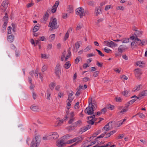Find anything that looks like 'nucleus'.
<instances>
[{
    "label": "nucleus",
    "instance_id": "nucleus-63",
    "mask_svg": "<svg viewBox=\"0 0 147 147\" xmlns=\"http://www.w3.org/2000/svg\"><path fill=\"white\" fill-rule=\"evenodd\" d=\"M56 9L57 8L56 7H54L53 6L51 9L52 12L53 13L55 12L56 11Z\"/></svg>",
    "mask_w": 147,
    "mask_h": 147
},
{
    "label": "nucleus",
    "instance_id": "nucleus-41",
    "mask_svg": "<svg viewBox=\"0 0 147 147\" xmlns=\"http://www.w3.org/2000/svg\"><path fill=\"white\" fill-rule=\"evenodd\" d=\"M49 16V14L47 12H46L45 13V16H44L43 18L47 21L48 19Z\"/></svg>",
    "mask_w": 147,
    "mask_h": 147
},
{
    "label": "nucleus",
    "instance_id": "nucleus-60",
    "mask_svg": "<svg viewBox=\"0 0 147 147\" xmlns=\"http://www.w3.org/2000/svg\"><path fill=\"white\" fill-rule=\"evenodd\" d=\"M92 105H91L90 106H92V105L93 106V108L95 109V107H96V102L95 101H93L92 102Z\"/></svg>",
    "mask_w": 147,
    "mask_h": 147
},
{
    "label": "nucleus",
    "instance_id": "nucleus-57",
    "mask_svg": "<svg viewBox=\"0 0 147 147\" xmlns=\"http://www.w3.org/2000/svg\"><path fill=\"white\" fill-rule=\"evenodd\" d=\"M100 132H101L100 130H99L97 132H96V133L93 134L92 137H96L98 134L100 133Z\"/></svg>",
    "mask_w": 147,
    "mask_h": 147
},
{
    "label": "nucleus",
    "instance_id": "nucleus-40",
    "mask_svg": "<svg viewBox=\"0 0 147 147\" xmlns=\"http://www.w3.org/2000/svg\"><path fill=\"white\" fill-rule=\"evenodd\" d=\"M107 108L104 107L103 109H102L101 110L100 114H103L105 113V112L107 111Z\"/></svg>",
    "mask_w": 147,
    "mask_h": 147
},
{
    "label": "nucleus",
    "instance_id": "nucleus-33",
    "mask_svg": "<svg viewBox=\"0 0 147 147\" xmlns=\"http://www.w3.org/2000/svg\"><path fill=\"white\" fill-rule=\"evenodd\" d=\"M129 90H125L124 92H122L123 95L125 96H127L128 94L129 93Z\"/></svg>",
    "mask_w": 147,
    "mask_h": 147
},
{
    "label": "nucleus",
    "instance_id": "nucleus-21",
    "mask_svg": "<svg viewBox=\"0 0 147 147\" xmlns=\"http://www.w3.org/2000/svg\"><path fill=\"white\" fill-rule=\"evenodd\" d=\"M71 66V64L69 61L67 62L64 65L63 67L66 69H68Z\"/></svg>",
    "mask_w": 147,
    "mask_h": 147
},
{
    "label": "nucleus",
    "instance_id": "nucleus-61",
    "mask_svg": "<svg viewBox=\"0 0 147 147\" xmlns=\"http://www.w3.org/2000/svg\"><path fill=\"white\" fill-rule=\"evenodd\" d=\"M38 69L37 68L36 69V70L35 71V73H34L35 76L37 78H38Z\"/></svg>",
    "mask_w": 147,
    "mask_h": 147
},
{
    "label": "nucleus",
    "instance_id": "nucleus-48",
    "mask_svg": "<svg viewBox=\"0 0 147 147\" xmlns=\"http://www.w3.org/2000/svg\"><path fill=\"white\" fill-rule=\"evenodd\" d=\"M52 45L51 44H49L47 46V49L48 50H51L52 49Z\"/></svg>",
    "mask_w": 147,
    "mask_h": 147
},
{
    "label": "nucleus",
    "instance_id": "nucleus-37",
    "mask_svg": "<svg viewBox=\"0 0 147 147\" xmlns=\"http://www.w3.org/2000/svg\"><path fill=\"white\" fill-rule=\"evenodd\" d=\"M141 86V85H139L137 86L136 87V88L135 89H134L133 90V91L134 92H135L136 91H138L140 89Z\"/></svg>",
    "mask_w": 147,
    "mask_h": 147
},
{
    "label": "nucleus",
    "instance_id": "nucleus-46",
    "mask_svg": "<svg viewBox=\"0 0 147 147\" xmlns=\"http://www.w3.org/2000/svg\"><path fill=\"white\" fill-rule=\"evenodd\" d=\"M68 10L69 12V13H71L73 11V7L69 5L68 8Z\"/></svg>",
    "mask_w": 147,
    "mask_h": 147
},
{
    "label": "nucleus",
    "instance_id": "nucleus-12",
    "mask_svg": "<svg viewBox=\"0 0 147 147\" xmlns=\"http://www.w3.org/2000/svg\"><path fill=\"white\" fill-rule=\"evenodd\" d=\"M135 73L136 77L138 79H140L141 78L140 76L142 74L141 69H135Z\"/></svg>",
    "mask_w": 147,
    "mask_h": 147
},
{
    "label": "nucleus",
    "instance_id": "nucleus-35",
    "mask_svg": "<svg viewBox=\"0 0 147 147\" xmlns=\"http://www.w3.org/2000/svg\"><path fill=\"white\" fill-rule=\"evenodd\" d=\"M51 94V93H50L49 92V91L48 90L47 93V99H48L49 100H50Z\"/></svg>",
    "mask_w": 147,
    "mask_h": 147
},
{
    "label": "nucleus",
    "instance_id": "nucleus-17",
    "mask_svg": "<svg viewBox=\"0 0 147 147\" xmlns=\"http://www.w3.org/2000/svg\"><path fill=\"white\" fill-rule=\"evenodd\" d=\"M70 92L68 94V98L67 100L70 101H72L73 98L71 97V96L73 95L74 93L72 91H70Z\"/></svg>",
    "mask_w": 147,
    "mask_h": 147
},
{
    "label": "nucleus",
    "instance_id": "nucleus-4",
    "mask_svg": "<svg viewBox=\"0 0 147 147\" xmlns=\"http://www.w3.org/2000/svg\"><path fill=\"white\" fill-rule=\"evenodd\" d=\"M114 122L113 121H111L108 123L105 127L102 128V130L103 131L107 132L110 130L112 129L113 128L112 123Z\"/></svg>",
    "mask_w": 147,
    "mask_h": 147
},
{
    "label": "nucleus",
    "instance_id": "nucleus-1",
    "mask_svg": "<svg viewBox=\"0 0 147 147\" xmlns=\"http://www.w3.org/2000/svg\"><path fill=\"white\" fill-rule=\"evenodd\" d=\"M49 26L51 27V29H50L51 30L56 29L58 27L59 25L57 24V20L56 18H54L52 22L50 21Z\"/></svg>",
    "mask_w": 147,
    "mask_h": 147
},
{
    "label": "nucleus",
    "instance_id": "nucleus-56",
    "mask_svg": "<svg viewBox=\"0 0 147 147\" xmlns=\"http://www.w3.org/2000/svg\"><path fill=\"white\" fill-rule=\"evenodd\" d=\"M11 26H9L7 28V34H11Z\"/></svg>",
    "mask_w": 147,
    "mask_h": 147
},
{
    "label": "nucleus",
    "instance_id": "nucleus-47",
    "mask_svg": "<svg viewBox=\"0 0 147 147\" xmlns=\"http://www.w3.org/2000/svg\"><path fill=\"white\" fill-rule=\"evenodd\" d=\"M116 9L117 10H123L124 9V7L122 6H118L116 8Z\"/></svg>",
    "mask_w": 147,
    "mask_h": 147
},
{
    "label": "nucleus",
    "instance_id": "nucleus-52",
    "mask_svg": "<svg viewBox=\"0 0 147 147\" xmlns=\"http://www.w3.org/2000/svg\"><path fill=\"white\" fill-rule=\"evenodd\" d=\"M103 63H100L98 61L96 62V65L99 67H102Z\"/></svg>",
    "mask_w": 147,
    "mask_h": 147
},
{
    "label": "nucleus",
    "instance_id": "nucleus-28",
    "mask_svg": "<svg viewBox=\"0 0 147 147\" xmlns=\"http://www.w3.org/2000/svg\"><path fill=\"white\" fill-rule=\"evenodd\" d=\"M66 53L65 51H64L62 53V55L61 57V60L63 61L64 60V58L65 57L66 55Z\"/></svg>",
    "mask_w": 147,
    "mask_h": 147
},
{
    "label": "nucleus",
    "instance_id": "nucleus-23",
    "mask_svg": "<svg viewBox=\"0 0 147 147\" xmlns=\"http://www.w3.org/2000/svg\"><path fill=\"white\" fill-rule=\"evenodd\" d=\"M39 24H37L36 26H35L34 27L33 31L34 32H36L37 30H38L39 29Z\"/></svg>",
    "mask_w": 147,
    "mask_h": 147
},
{
    "label": "nucleus",
    "instance_id": "nucleus-64",
    "mask_svg": "<svg viewBox=\"0 0 147 147\" xmlns=\"http://www.w3.org/2000/svg\"><path fill=\"white\" fill-rule=\"evenodd\" d=\"M115 99L117 102H121L122 101V100L121 98L119 97H116Z\"/></svg>",
    "mask_w": 147,
    "mask_h": 147
},
{
    "label": "nucleus",
    "instance_id": "nucleus-19",
    "mask_svg": "<svg viewBox=\"0 0 147 147\" xmlns=\"http://www.w3.org/2000/svg\"><path fill=\"white\" fill-rule=\"evenodd\" d=\"M14 39V36L13 35H11L8 36L7 40L8 41L10 42H13Z\"/></svg>",
    "mask_w": 147,
    "mask_h": 147
},
{
    "label": "nucleus",
    "instance_id": "nucleus-36",
    "mask_svg": "<svg viewBox=\"0 0 147 147\" xmlns=\"http://www.w3.org/2000/svg\"><path fill=\"white\" fill-rule=\"evenodd\" d=\"M47 65H44L42 67V72H44L47 70Z\"/></svg>",
    "mask_w": 147,
    "mask_h": 147
},
{
    "label": "nucleus",
    "instance_id": "nucleus-2",
    "mask_svg": "<svg viewBox=\"0 0 147 147\" xmlns=\"http://www.w3.org/2000/svg\"><path fill=\"white\" fill-rule=\"evenodd\" d=\"M55 73L59 79L60 77L61 74V67L59 63L57 64L55 69Z\"/></svg>",
    "mask_w": 147,
    "mask_h": 147
},
{
    "label": "nucleus",
    "instance_id": "nucleus-27",
    "mask_svg": "<svg viewBox=\"0 0 147 147\" xmlns=\"http://www.w3.org/2000/svg\"><path fill=\"white\" fill-rule=\"evenodd\" d=\"M142 31L137 30L136 31V32L135 35H136L139 36H141L142 34Z\"/></svg>",
    "mask_w": 147,
    "mask_h": 147
},
{
    "label": "nucleus",
    "instance_id": "nucleus-54",
    "mask_svg": "<svg viewBox=\"0 0 147 147\" xmlns=\"http://www.w3.org/2000/svg\"><path fill=\"white\" fill-rule=\"evenodd\" d=\"M82 24H79L77 26L76 28V30H79L80 29H81L82 27Z\"/></svg>",
    "mask_w": 147,
    "mask_h": 147
},
{
    "label": "nucleus",
    "instance_id": "nucleus-42",
    "mask_svg": "<svg viewBox=\"0 0 147 147\" xmlns=\"http://www.w3.org/2000/svg\"><path fill=\"white\" fill-rule=\"evenodd\" d=\"M55 34H51L49 37L50 39H51V40L53 41L55 39Z\"/></svg>",
    "mask_w": 147,
    "mask_h": 147
},
{
    "label": "nucleus",
    "instance_id": "nucleus-30",
    "mask_svg": "<svg viewBox=\"0 0 147 147\" xmlns=\"http://www.w3.org/2000/svg\"><path fill=\"white\" fill-rule=\"evenodd\" d=\"M107 109H110L111 110H113L114 109V106L111 105H109L107 106L106 107Z\"/></svg>",
    "mask_w": 147,
    "mask_h": 147
},
{
    "label": "nucleus",
    "instance_id": "nucleus-50",
    "mask_svg": "<svg viewBox=\"0 0 147 147\" xmlns=\"http://www.w3.org/2000/svg\"><path fill=\"white\" fill-rule=\"evenodd\" d=\"M87 3L89 5L93 6L94 5V3L93 1H89L87 2Z\"/></svg>",
    "mask_w": 147,
    "mask_h": 147
},
{
    "label": "nucleus",
    "instance_id": "nucleus-11",
    "mask_svg": "<svg viewBox=\"0 0 147 147\" xmlns=\"http://www.w3.org/2000/svg\"><path fill=\"white\" fill-rule=\"evenodd\" d=\"M8 4L9 1L7 0L3 1L1 4V6L3 7V9L1 8V9L3 10L4 12L5 11L8 7Z\"/></svg>",
    "mask_w": 147,
    "mask_h": 147
},
{
    "label": "nucleus",
    "instance_id": "nucleus-25",
    "mask_svg": "<svg viewBox=\"0 0 147 147\" xmlns=\"http://www.w3.org/2000/svg\"><path fill=\"white\" fill-rule=\"evenodd\" d=\"M99 8V7H97L96 8L95 12L96 16H98V14H100V9Z\"/></svg>",
    "mask_w": 147,
    "mask_h": 147
},
{
    "label": "nucleus",
    "instance_id": "nucleus-34",
    "mask_svg": "<svg viewBox=\"0 0 147 147\" xmlns=\"http://www.w3.org/2000/svg\"><path fill=\"white\" fill-rule=\"evenodd\" d=\"M71 140L73 142H77L78 141L81 140L82 142L83 140V138H73Z\"/></svg>",
    "mask_w": 147,
    "mask_h": 147
},
{
    "label": "nucleus",
    "instance_id": "nucleus-13",
    "mask_svg": "<svg viewBox=\"0 0 147 147\" xmlns=\"http://www.w3.org/2000/svg\"><path fill=\"white\" fill-rule=\"evenodd\" d=\"M80 45L78 42H77L75 44V45L73 47V50L74 52L76 53L78 50V49L80 47Z\"/></svg>",
    "mask_w": 147,
    "mask_h": 147
},
{
    "label": "nucleus",
    "instance_id": "nucleus-29",
    "mask_svg": "<svg viewBox=\"0 0 147 147\" xmlns=\"http://www.w3.org/2000/svg\"><path fill=\"white\" fill-rule=\"evenodd\" d=\"M81 142V140H79L77 142H76L73 144L72 145H71L70 146H69L67 147H73L74 146L77 145L78 144L80 143Z\"/></svg>",
    "mask_w": 147,
    "mask_h": 147
},
{
    "label": "nucleus",
    "instance_id": "nucleus-58",
    "mask_svg": "<svg viewBox=\"0 0 147 147\" xmlns=\"http://www.w3.org/2000/svg\"><path fill=\"white\" fill-rule=\"evenodd\" d=\"M99 72L98 71H96L93 74V76L94 77H97L98 74H99Z\"/></svg>",
    "mask_w": 147,
    "mask_h": 147
},
{
    "label": "nucleus",
    "instance_id": "nucleus-24",
    "mask_svg": "<svg viewBox=\"0 0 147 147\" xmlns=\"http://www.w3.org/2000/svg\"><path fill=\"white\" fill-rule=\"evenodd\" d=\"M128 109H127L125 107H124L123 108L122 110L121 111L119 112H118L117 114H119L121 113H122V114L124 113L125 112H126L127 111Z\"/></svg>",
    "mask_w": 147,
    "mask_h": 147
},
{
    "label": "nucleus",
    "instance_id": "nucleus-3",
    "mask_svg": "<svg viewBox=\"0 0 147 147\" xmlns=\"http://www.w3.org/2000/svg\"><path fill=\"white\" fill-rule=\"evenodd\" d=\"M93 106L89 105L85 109L84 112L86 113L88 115H92L93 114H95L94 112V110L93 108Z\"/></svg>",
    "mask_w": 147,
    "mask_h": 147
},
{
    "label": "nucleus",
    "instance_id": "nucleus-7",
    "mask_svg": "<svg viewBox=\"0 0 147 147\" xmlns=\"http://www.w3.org/2000/svg\"><path fill=\"white\" fill-rule=\"evenodd\" d=\"M40 140V138H33L32 140L30 147H34V146H36L37 147V144H38Z\"/></svg>",
    "mask_w": 147,
    "mask_h": 147
},
{
    "label": "nucleus",
    "instance_id": "nucleus-15",
    "mask_svg": "<svg viewBox=\"0 0 147 147\" xmlns=\"http://www.w3.org/2000/svg\"><path fill=\"white\" fill-rule=\"evenodd\" d=\"M92 118V116L88 117L87 119L88 121H87V122L89 124L93 125L94 124V122Z\"/></svg>",
    "mask_w": 147,
    "mask_h": 147
},
{
    "label": "nucleus",
    "instance_id": "nucleus-38",
    "mask_svg": "<svg viewBox=\"0 0 147 147\" xmlns=\"http://www.w3.org/2000/svg\"><path fill=\"white\" fill-rule=\"evenodd\" d=\"M3 19L4 22H8V16H4Z\"/></svg>",
    "mask_w": 147,
    "mask_h": 147
},
{
    "label": "nucleus",
    "instance_id": "nucleus-51",
    "mask_svg": "<svg viewBox=\"0 0 147 147\" xmlns=\"http://www.w3.org/2000/svg\"><path fill=\"white\" fill-rule=\"evenodd\" d=\"M92 47L91 46H88L84 50L85 52H87L88 51L90 50Z\"/></svg>",
    "mask_w": 147,
    "mask_h": 147
},
{
    "label": "nucleus",
    "instance_id": "nucleus-39",
    "mask_svg": "<svg viewBox=\"0 0 147 147\" xmlns=\"http://www.w3.org/2000/svg\"><path fill=\"white\" fill-rule=\"evenodd\" d=\"M103 18H100L98 19L97 20V22H95V24L98 25V24L99 23L103 21Z\"/></svg>",
    "mask_w": 147,
    "mask_h": 147
},
{
    "label": "nucleus",
    "instance_id": "nucleus-6",
    "mask_svg": "<svg viewBox=\"0 0 147 147\" xmlns=\"http://www.w3.org/2000/svg\"><path fill=\"white\" fill-rule=\"evenodd\" d=\"M59 135L57 133L55 132H53L46 134L42 138H58Z\"/></svg>",
    "mask_w": 147,
    "mask_h": 147
},
{
    "label": "nucleus",
    "instance_id": "nucleus-53",
    "mask_svg": "<svg viewBox=\"0 0 147 147\" xmlns=\"http://www.w3.org/2000/svg\"><path fill=\"white\" fill-rule=\"evenodd\" d=\"M32 2H33V1H31V3H28V4H27V7H28V8L34 5V3H32Z\"/></svg>",
    "mask_w": 147,
    "mask_h": 147
},
{
    "label": "nucleus",
    "instance_id": "nucleus-62",
    "mask_svg": "<svg viewBox=\"0 0 147 147\" xmlns=\"http://www.w3.org/2000/svg\"><path fill=\"white\" fill-rule=\"evenodd\" d=\"M59 1H57L56 2L55 4L53 6V7H55L56 8H57V7L58 6V5H59Z\"/></svg>",
    "mask_w": 147,
    "mask_h": 147
},
{
    "label": "nucleus",
    "instance_id": "nucleus-10",
    "mask_svg": "<svg viewBox=\"0 0 147 147\" xmlns=\"http://www.w3.org/2000/svg\"><path fill=\"white\" fill-rule=\"evenodd\" d=\"M128 47L125 45H120L118 48V51L119 52L122 53L123 52L125 51V50L127 49Z\"/></svg>",
    "mask_w": 147,
    "mask_h": 147
},
{
    "label": "nucleus",
    "instance_id": "nucleus-5",
    "mask_svg": "<svg viewBox=\"0 0 147 147\" xmlns=\"http://www.w3.org/2000/svg\"><path fill=\"white\" fill-rule=\"evenodd\" d=\"M76 13L77 15L80 16V18H82L83 16L85 15L84 10L82 7H79L76 9Z\"/></svg>",
    "mask_w": 147,
    "mask_h": 147
},
{
    "label": "nucleus",
    "instance_id": "nucleus-16",
    "mask_svg": "<svg viewBox=\"0 0 147 147\" xmlns=\"http://www.w3.org/2000/svg\"><path fill=\"white\" fill-rule=\"evenodd\" d=\"M82 123L81 121L80 120H78V121H76L73 124V125L70 126V127H73V128L74 129L75 127H76L77 126H80V125H81Z\"/></svg>",
    "mask_w": 147,
    "mask_h": 147
},
{
    "label": "nucleus",
    "instance_id": "nucleus-20",
    "mask_svg": "<svg viewBox=\"0 0 147 147\" xmlns=\"http://www.w3.org/2000/svg\"><path fill=\"white\" fill-rule=\"evenodd\" d=\"M147 95V90H145L142 91L140 93L139 96L141 97L143 96H146Z\"/></svg>",
    "mask_w": 147,
    "mask_h": 147
},
{
    "label": "nucleus",
    "instance_id": "nucleus-9",
    "mask_svg": "<svg viewBox=\"0 0 147 147\" xmlns=\"http://www.w3.org/2000/svg\"><path fill=\"white\" fill-rule=\"evenodd\" d=\"M66 142H64L63 140L59 139L56 142V145L58 147H62L65 145Z\"/></svg>",
    "mask_w": 147,
    "mask_h": 147
},
{
    "label": "nucleus",
    "instance_id": "nucleus-59",
    "mask_svg": "<svg viewBox=\"0 0 147 147\" xmlns=\"http://www.w3.org/2000/svg\"><path fill=\"white\" fill-rule=\"evenodd\" d=\"M69 31L68 30L67 32L66 33L65 36L64 37L65 40L69 37Z\"/></svg>",
    "mask_w": 147,
    "mask_h": 147
},
{
    "label": "nucleus",
    "instance_id": "nucleus-32",
    "mask_svg": "<svg viewBox=\"0 0 147 147\" xmlns=\"http://www.w3.org/2000/svg\"><path fill=\"white\" fill-rule=\"evenodd\" d=\"M66 120L65 118L61 120H59L57 124V125L60 126L63 123L64 121Z\"/></svg>",
    "mask_w": 147,
    "mask_h": 147
},
{
    "label": "nucleus",
    "instance_id": "nucleus-44",
    "mask_svg": "<svg viewBox=\"0 0 147 147\" xmlns=\"http://www.w3.org/2000/svg\"><path fill=\"white\" fill-rule=\"evenodd\" d=\"M96 50L98 52V55H99L101 56H102V57L104 56V54H103L100 51L97 49H96Z\"/></svg>",
    "mask_w": 147,
    "mask_h": 147
},
{
    "label": "nucleus",
    "instance_id": "nucleus-49",
    "mask_svg": "<svg viewBox=\"0 0 147 147\" xmlns=\"http://www.w3.org/2000/svg\"><path fill=\"white\" fill-rule=\"evenodd\" d=\"M105 52L107 53H109L111 51V50L109 49H107L106 47H105L104 49H103Z\"/></svg>",
    "mask_w": 147,
    "mask_h": 147
},
{
    "label": "nucleus",
    "instance_id": "nucleus-8",
    "mask_svg": "<svg viewBox=\"0 0 147 147\" xmlns=\"http://www.w3.org/2000/svg\"><path fill=\"white\" fill-rule=\"evenodd\" d=\"M135 42L137 46L143 45L145 42V40L144 39L141 40L140 39L138 38L137 36H136L135 38Z\"/></svg>",
    "mask_w": 147,
    "mask_h": 147
},
{
    "label": "nucleus",
    "instance_id": "nucleus-55",
    "mask_svg": "<svg viewBox=\"0 0 147 147\" xmlns=\"http://www.w3.org/2000/svg\"><path fill=\"white\" fill-rule=\"evenodd\" d=\"M69 16V14H67L64 13L63 14L62 17L63 19H66Z\"/></svg>",
    "mask_w": 147,
    "mask_h": 147
},
{
    "label": "nucleus",
    "instance_id": "nucleus-22",
    "mask_svg": "<svg viewBox=\"0 0 147 147\" xmlns=\"http://www.w3.org/2000/svg\"><path fill=\"white\" fill-rule=\"evenodd\" d=\"M136 42L135 41H133L131 42V48L133 49L136 48L137 47V44H136Z\"/></svg>",
    "mask_w": 147,
    "mask_h": 147
},
{
    "label": "nucleus",
    "instance_id": "nucleus-45",
    "mask_svg": "<svg viewBox=\"0 0 147 147\" xmlns=\"http://www.w3.org/2000/svg\"><path fill=\"white\" fill-rule=\"evenodd\" d=\"M107 132L104 131L103 133L100 136L98 137L97 138H103L105 136V134Z\"/></svg>",
    "mask_w": 147,
    "mask_h": 147
},
{
    "label": "nucleus",
    "instance_id": "nucleus-18",
    "mask_svg": "<svg viewBox=\"0 0 147 147\" xmlns=\"http://www.w3.org/2000/svg\"><path fill=\"white\" fill-rule=\"evenodd\" d=\"M30 108L34 111H37L38 109V106L34 105L31 106Z\"/></svg>",
    "mask_w": 147,
    "mask_h": 147
},
{
    "label": "nucleus",
    "instance_id": "nucleus-31",
    "mask_svg": "<svg viewBox=\"0 0 147 147\" xmlns=\"http://www.w3.org/2000/svg\"><path fill=\"white\" fill-rule=\"evenodd\" d=\"M55 85L54 83L52 82L49 84V87L52 90Z\"/></svg>",
    "mask_w": 147,
    "mask_h": 147
},
{
    "label": "nucleus",
    "instance_id": "nucleus-43",
    "mask_svg": "<svg viewBox=\"0 0 147 147\" xmlns=\"http://www.w3.org/2000/svg\"><path fill=\"white\" fill-rule=\"evenodd\" d=\"M129 38H125L123 39V40L122 41L123 43H127L129 42Z\"/></svg>",
    "mask_w": 147,
    "mask_h": 147
},
{
    "label": "nucleus",
    "instance_id": "nucleus-26",
    "mask_svg": "<svg viewBox=\"0 0 147 147\" xmlns=\"http://www.w3.org/2000/svg\"><path fill=\"white\" fill-rule=\"evenodd\" d=\"M87 128H86L85 127H83L80 129L79 132V133L80 134H82V133L86 131L87 130V129H86Z\"/></svg>",
    "mask_w": 147,
    "mask_h": 147
},
{
    "label": "nucleus",
    "instance_id": "nucleus-14",
    "mask_svg": "<svg viewBox=\"0 0 147 147\" xmlns=\"http://www.w3.org/2000/svg\"><path fill=\"white\" fill-rule=\"evenodd\" d=\"M104 42L106 46L109 47H113V42L111 40L105 41Z\"/></svg>",
    "mask_w": 147,
    "mask_h": 147
}]
</instances>
